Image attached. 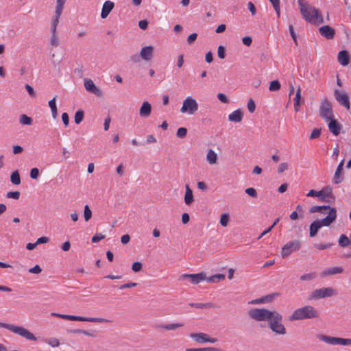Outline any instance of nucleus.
<instances>
[{
    "mask_svg": "<svg viewBox=\"0 0 351 351\" xmlns=\"http://www.w3.org/2000/svg\"><path fill=\"white\" fill-rule=\"evenodd\" d=\"M300 11L302 17L308 23H322L323 17L318 9L311 5L305 0H298Z\"/></svg>",
    "mask_w": 351,
    "mask_h": 351,
    "instance_id": "1",
    "label": "nucleus"
},
{
    "mask_svg": "<svg viewBox=\"0 0 351 351\" xmlns=\"http://www.w3.org/2000/svg\"><path fill=\"white\" fill-rule=\"evenodd\" d=\"M318 317V311L313 306L306 305L295 309L289 316V320L293 322L296 320L317 318Z\"/></svg>",
    "mask_w": 351,
    "mask_h": 351,
    "instance_id": "2",
    "label": "nucleus"
},
{
    "mask_svg": "<svg viewBox=\"0 0 351 351\" xmlns=\"http://www.w3.org/2000/svg\"><path fill=\"white\" fill-rule=\"evenodd\" d=\"M337 218V210L332 209L328 215L321 220H315L309 226L310 237H315L322 226H329Z\"/></svg>",
    "mask_w": 351,
    "mask_h": 351,
    "instance_id": "3",
    "label": "nucleus"
},
{
    "mask_svg": "<svg viewBox=\"0 0 351 351\" xmlns=\"http://www.w3.org/2000/svg\"><path fill=\"white\" fill-rule=\"evenodd\" d=\"M0 328H6V329L12 331V332L25 338L27 340H29V341H36L37 340L36 337L34 336V334H32L27 329H26L22 326H15L13 324L0 322Z\"/></svg>",
    "mask_w": 351,
    "mask_h": 351,
    "instance_id": "4",
    "label": "nucleus"
},
{
    "mask_svg": "<svg viewBox=\"0 0 351 351\" xmlns=\"http://www.w3.org/2000/svg\"><path fill=\"white\" fill-rule=\"evenodd\" d=\"M276 312V311H271L266 308H252L249 311L248 314L252 319L256 321H267L269 322Z\"/></svg>",
    "mask_w": 351,
    "mask_h": 351,
    "instance_id": "5",
    "label": "nucleus"
},
{
    "mask_svg": "<svg viewBox=\"0 0 351 351\" xmlns=\"http://www.w3.org/2000/svg\"><path fill=\"white\" fill-rule=\"evenodd\" d=\"M51 316L57 317L60 318H62L64 319H68L70 321H80V322H95V323H104V322H109L108 319L104 318H97V317H86L82 316H76V315H69L65 314H59L56 313H52Z\"/></svg>",
    "mask_w": 351,
    "mask_h": 351,
    "instance_id": "6",
    "label": "nucleus"
},
{
    "mask_svg": "<svg viewBox=\"0 0 351 351\" xmlns=\"http://www.w3.org/2000/svg\"><path fill=\"white\" fill-rule=\"evenodd\" d=\"M282 316L278 312L273 316L269 322V326L272 332L277 335H285L287 332L286 328L282 324Z\"/></svg>",
    "mask_w": 351,
    "mask_h": 351,
    "instance_id": "7",
    "label": "nucleus"
},
{
    "mask_svg": "<svg viewBox=\"0 0 351 351\" xmlns=\"http://www.w3.org/2000/svg\"><path fill=\"white\" fill-rule=\"evenodd\" d=\"M319 116L325 121H328V119L334 117L332 107L330 102L327 98H324L320 104L319 109Z\"/></svg>",
    "mask_w": 351,
    "mask_h": 351,
    "instance_id": "8",
    "label": "nucleus"
},
{
    "mask_svg": "<svg viewBox=\"0 0 351 351\" xmlns=\"http://www.w3.org/2000/svg\"><path fill=\"white\" fill-rule=\"evenodd\" d=\"M198 110L197 101L191 97H187L183 101L182 106L180 108L182 113H189L193 114Z\"/></svg>",
    "mask_w": 351,
    "mask_h": 351,
    "instance_id": "9",
    "label": "nucleus"
},
{
    "mask_svg": "<svg viewBox=\"0 0 351 351\" xmlns=\"http://www.w3.org/2000/svg\"><path fill=\"white\" fill-rule=\"evenodd\" d=\"M337 291L332 287H324L312 291L311 298L317 300L327 297H332L337 295Z\"/></svg>",
    "mask_w": 351,
    "mask_h": 351,
    "instance_id": "10",
    "label": "nucleus"
},
{
    "mask_svg": "<svg viewBox=\"0 0 351 351\" xmlns=\"http://www.w3.org/2000/svg\"><path fill=\"white\" fill-rule=\"evenodd\" d=\"M301 247V242L294 240L287 243L282 248L281 255L282 258L289 256L293 252L298 251Z\"/></svg>",
    "mask_w": 351,
    "mask_h": 351,
    "instance_id": "11",
    "label": "nucleus"
},
{
    "mask_svg": "<svg viewBox=\"0 0 351 351\" xmlns=\"http://www.w3.org/2000/svg\"><path fill=\"white\" fill-rule=\"evenodd\" d=\"M319 193L318 197H319L322 202L326 203H333L335 202V197L332 194V189L330 186H327L324 187L321 191H319Z\"/></svg>",
    "mask_w": 351,
    "mask_h": 351,
    "instance_id": "12",
    "label": "nucleus"
},
{
    "mask_svg": "<svg viewBox=\"0 0 351 351\" xmlns=\"http://www.w3.org/2000/svg\"><path fill=\"white\" fill-rule=\"evenodd\" d=\"M334 96L340 105L344 106L347 110L350 109V104L349 97L346 93L335 89L334 90Z\"/></svg>",
    "mask_w": 351,
    "mask_h": 351,
    "instance_id": "13",
    "label": "nucleus"
},
{
    "mask_svg": "<svg viewBox=\"0 0 351 351\" xmlns=\"http://www.w3.org/2000/svg\"><path fill=\"white\" fill-rule=\"evenodd\" d=\"M186 279H190L191 283L193 284H198L202 280L206 279V275L204 272H201L195 274H182L180 276V280H184Z\"/></svg>",
    "mask_w": 351,
    "mask_h": 351,
    "instance_id": "14",
    "label": "nucleus"
},
{
    "mask_svg": "<svg viewBox=\"0 0 351 351\" xmlns=\"http://www.w3.org/2000/svg\"><path fill=\"white\" fill-rule=\"evenodd\" d=\"M84 87L88 92L97 97H102L103 95L101 90L96 86L93 81L90 79L84 80Z\"/></svg>",
    "mask_w": 351,
    "mask_h": 351,
    "instance_id": "15",
    "label": "nucleus"
},
{
    "mask_svg": "<svg viewBox=\"0 0 351 351\" xmlns=\"http://www.w3.org/2000/svg\"><path fill=\"white\" fill-rule=\"evenodd\" d=\"M343 165L344 160H342L336 169L335 175L333 176V182L335 184H338L342 182L344 180Z\"/></svg>",
    "mask_w": 351,
    "mask_h": 351,
    "instance_id": "16",
    "label": "nucleus"
},
{
    "mask_svg": "<svg viewBox=\"0 0 351 351\" xmlns=\"http://www.w3.org/2000/svg\"><path fill=\"white\" fill-rule=\"evenodd\" d=\"M327 122H328V127L329 131L334 136H338L340 134L341 130L342 128L341 124L339 123L337 120L335 119L334 117L328 119Z\"/></svg>",
    "mask_w": 351,
    "mask_h": 351,
    "instance_id": "17",
    "label": "nucleus"
},
{
    "mask_svg": "<svg viewBox=\"0 0 351 351\" xmlns=\"http://www.w3.org/2000/svg\"><path fill=\"white\" fill-rule=\"evenodd\" d=\"M320 34L327 39H332L335 35V29L329 25H324L319 29Z\"/></svg>",
    "mask_w": 351,
    "mask_h": 351,
    "instance_id": "18",
    "label": "nucleus"
},
{
    "mask_svg": "<svg viewBox=\"0 0 351 351\" xmlns=\"http://www.w3.org/2000/svg\"><path fill=\"white\" fill-rule=\"evenodd\" d=\"M114 7V3L111 1H106L104 2L101 12V18L104 19H106L108 14L110 13V12L112 10V9Z\"/></svg>",
    "mask_w": 351,
    "mask_h": 351,
    "instance_id": "19",
    "label": "nucleus"
},
{
    "mask_svg": "<svg viewBox=\"0 0 351 351\" xmlns=\"http://www.w3.org/2000/svg\"><path fill=\"white\" fill-rule=\"evenodd\" d=\"M154 47L152 46H146L142 48L140 56L146 61L150 60L152 58Z\"/></svg>",
    "mask_w": 351,
    "mask_h": 351,
    "instance_id": "20",
    "label": "nucleus"
},
{
    "mask_svg": "<svg viewBox=\"0 0 351 351\" xmlns=\"http://www.w3.org/2000/svg\"><path fill=\"white\" fill-rule=\"evenodd\" d=\"M152 112V106L148 101H144L139 110V115L141 117L147 118Z\"/></svg>",
    "mask_w": 351,
    "mask_h": 351,
    "instance_id": "21",
    "label": "nucleus"
},
{
    "mask_svg": "<svg viewBox=\"0 0 351 351\" xmlns=\"http://www.w3.org/2000/svg\"><path fill=\"white\" fill-rule=\"evenodd\" d=\"M337 59L342 66H347L350 63V56L346 50L339 51Z\"/></svg>",
    "mask_w": 351,
    "mask_h": 351,
    "instance_id": "22",
    "label": "nucleus"
},
{
    "mask_svg": "<svg viewBox=\"0 0 351 351\" xmlns=\"http://www.w3.org/2000/svg\"><path fill=\"white\" fill-rule=\"evenodd\" d=\"M189 337L197 343H206L208 334L204 332L191 333Z\"/></svg>",
    "mask_w": 351,
    "mask_h": 351,
    "instance_id": "23",
    "label": "nucleus"
},
{
    "mask_svg": "<svg viewBox=\"0 0 351 351\" xmlns=\"http://www.w3.org/2000/svg\"><path fill=\"white\" fill-rule=\"evenodd\" d=\"M332 209L336 208L334 207H330L329 205L313 206L310 208L309 212L311 213H320L322 214H325L326 210L330 212Z\"/></svg>",
    "mask_w": 351,
    "mask_h": 351,
    "instance_id": "24",
    "label": "nucleus"
},
{
    "mask_svg": "<svg viewBox=\"0 0 351 351\" xmlns=\"http://www.w3.org/2000/svg\"><path fill=\"white\" fill-rule=\"evenodd\" d=\"M243 117V114L240 109H237L230 113L228 116V119L230 121L239 123L241 121Z\"/></svg>",
    "mask_w": 351,
    "mask_h": 351,
    "instance_id": "25",
    "label": "nucleus"
},
{
    "mask_svg": "<svg viewBox=\"0 0 351 351\" xmlns=\"http://www.w3.org/2000/svg\"><path fill=\"white\" fill-rule=\"evenodd\" d=\"M343 271V269L341 267H334L325 269L322 271V276H326L330 275H335L337 274H341Z\"/></svg>",
    "mask_w": 351,
    "mask_h": 351,
    "instance_id": "26",
    "label": "nucleus"
},
{
    "mask_svg": "<svg viewBox=\"0 0 351 351\" xmlns=\"http://www.w3.org/2000/svg\"><path fill=\"white\" fill-rule=\"evenodd\" d=\"M62 12V10H56L55 15L51 21V33H55V32H56V28H57L58 24L59 23V19H60Z\"/></svg>",
    "mask_w": 351,
    "mask_h": 351,
    "instance_id": "27",
    "label": "nucleus"
},
{
    "mask_svg": "<svg viewBox=\"0 0 351 351\" xmlns=\"http://www.w3.org/2000/svg\"><path fill=\"white\" fill-rule=\"evenodd\" d=\"M318 339L330 345H337V339L336 337H330L326 335H319Z\"/></svg>",
    "mask_w": 351,
    "mask_h": 351,
    "instance_id": "28",
    "label": "nucleus"
},
{
    "mask_svg": "<svg viewBox=\"0 0 351 351\" xmlns=\"http://www.w3.org/2000/svg\"><path fill=\"white\" fill-rule=\"evenodd\" d=\"M183 324H180V323H176V324H156L154 326V328H162V329H165V330H175L179 327H182L183 326Z\"/></svg>",
    "mask_w": 351,
    "mask_h": 351,
    "instance_id": "29",
    "label": "nucleus"
},
{
    "mask_svg": "<svg viewBox=\"0 0 351 351\" xmlns=\"http://www.w3.org/2000/svg\"><path fill=\"white\" fill-rule=\"evenodd\" d=\"M194 201L193 191L188 184L186 185V192L184 195V202L186 205H191Z\"/></svg>",
    "mask_w": 351,
    "mask_h": 351,
    "instance_id": "30",
    "label": "nucleus"
},
{
    "mask_svg": "<svg viewBox=\"0 0 351 351\" xmlns=\"http://www.w3.org/2000/svg\"><path fill=\"white\" fill-rule=\"evenodd\" d=\"M56 97H54L52 99L49 101V106L51 108L52 117L56 119L58 115V109L56 104Z\"/></svg>",
    "mask_w": 351,
    "mask_h": 351,
    "instance_id": "31",
    "label": "nucleus"
},
{
    "mask_svg": "<svg viewBox=\"0 0 351 351\" xmlns=\"http://www.w3.org/2000/svg\"><path fill=\"white\" fill-rule=\"evenodd\" d=\"M206 159L210 164H215L217 160V155L213 150L210 149L207 154Z\"/></svg>",
    "mask_w": 351,
    "mask_h": 351,
    "instance_id": "32",
    "label": "nucleus"
},
{
    "mask_svg": "<svg viewBox=\"0 0 351 351\" xmlns=\"http://www.w3.org/2000/svg\"><path fill=\"white\" fill-rule=\"evenodd\" d=\"M189 306L197 308H215L213 303H190Z\"/></svg>",
    "mask_w": 351,
    "mask_h": 351,
    "instance_id": "33",
    "label": "nucleus"
},
{
    "mask_svg": "<svg viewBox=\"0 0 351 351\" xmlns=\"http://www.w3.org/2000/svg\"><path fill=\"white\" fill-rule=\"evenodd\" d=\"M350 241L346 234H341L338 240L339 245L342 247H346L350 245Z\"/></svg>",
    "mask_w": 351,
    "mask_h": 351,
    "instance_id": "34",
    "label": "nucleus"
},
{
    "mask_svg": "<svg viewBox=\"0 0 351 351\" xmlns=\"http://www.w3.org/2000/svg\"><path fill=\"white\" fill-rule=\"evenodd\" d=\"M224 278H225L224 274H219L213 275V276L209 277L208 278H206V280L208 282L216 283V282H218L223 280Z\"/></svg>",
    "mask_w": 351,
    "mask_h": 351,
    "instance_id": "35",
    "label": "nucleus"
},
{
    "mask_svg": "<svg viewBox=\"0 0 351 351\" xmlns=\"http://www.w3.org/2000/svg\"><path fill=\"white\" fill-rule=\"evenodd\" d=\"M10 181L12 184L18 185L21 183V177L17 170L13 171L10 176Z\"/></svg>",
    "mask_w": 351,
    "mask_h": 351,
    "instance_id": "36",
    "label": "nucleus"
},
{
    "mask_svg": "<svg viewBox=\"0 0 351 351\" xmlns=\"http://www.w3.org/2000/svg\"><path fill=\"white\" fill-rule=\"evenodd\" d=\"M185 351H223V350L218 348L207 347L200 348H186Z\"/></svg>",
    "mask_w": 351,
    "mask_h": 351,
    "instance_id": "37",
    "label": "nucleus"
},
{
    "mask_svg": "<svg viewBox=\"0 0 351 351\" xmlns=\"http://www.w3.org/2000/svg\"><path fill=\"white\" fill-rule=\"evenodd\" d=\"M281 85L278 80L271 81L269 84V90L270 91H278L280 89Z\"/></svg>",
    "mask_w": 351,
    "mask_h": 351,
    "instance_id": "38",
    "label": "nucleus"
},
{
    "mask_svg": "<svg viewBox=\"0 0 351 351\" xmlns=\"http://www.w3.org/2000/svg\"><path fill=\"white\" fill-rule=\"evenodd\" d=\"M317 276V274L315 272H311V273H308V274H304V275H302L300 277V279L302 281H311L313 279H315Z\"/></svg>",
    "mask_w": 351,
    "mask_h": 351,
    "instance_id": "39",
    "label": "nucleus"
},
{
    "mask_svg": "<svg viewBox=\"0 0 351 351\" xmlns=\"http://www.w3.org/2000/svg\"><path fill=\"white\" fill-rule=\"evenodd\" d=\"M84 116V112L82 110H77L75 114V123L80 124L82 121Z\"/></svg>",
    "mask_w": 351,
    "mask_h": 351,
    "instance_id": "40",
    "label": "nucleus"
},
{
    "mask_svg": "<svg viewBox=\"0 0 351 351\" xmlns=\"http://www.w3.org/2000/svg\"><path fill=\"white\" fill-rule=\"evenodd\" d=\"M84 217L86 221H88L92 217V211L87 204L84 206Z\"/></svg>",
    "mask_w": 351,
    "mask_h": 351,
    "instance_id": "41",
    "label": "nucleus"
},
{
    "mask_svg": "<svg viewBox=\"0 0 351 351\" xmlns=\"http://www.w3.org/2000/svg\"><path fill=\"white\" fill-rule=\"evenodd\" d=\"M20 123L23 125H31L32 119L26 114H22L20 117Z\"/></svg>",
    "mask_w": 351,
    "mask_h": 351,
    "instance_id": "42",
    "label": "nucleus"
},
{
    "mask_svg": "<svg viewBox=\"0 0 351 351\" xmlns=\"http://www.w3.org/2000/svg\"><path fill=\"white\" fill-rule=\"evenodd\" d=\"M229 215L228 213H223L220 217V223L222 226L226 227L229 221Z\"/></svg>",
    "mask_w": 351,
    "mask_h": 351,
    "instance_id": "43",
    "label": "nucleus"
},
{
    "mask_svg": "<svg viewBox=\"0 0 351 351\" xmlns=\"http://www.w3.org/2000/svg\"><path fill=\"white\" fill-rule=\"evenodd\" d=\"M187 134V129L186 128L182 127L179 128L176 132V136L178 138H183L186 137Z\"/></svg>",
    "mask_w": 351,
    "mask_h": 351,
    "instance_id": "44",
    "label": "nucleus"
},
{
    "mask_svg": "<svg viewBox=\"0 0 351 351\" xmlns=\"http://www.w3.org/2000/svg\"><path fill=\"white\" fill-rule=\"evenodd\" d=\"M50 43L55 47L59 45V38L57 36L56 32H55V33H51Z\"/></svg>",
    "mask_w": 351,
    "mask_h": 351,
    "instance_id": "45",
    "label": "nucleus"
},
{
    "mask_svg": "<svg viewBox=\"0 0 351 351\" xmlns=\"http://www.w3.org/2000/svg\"><path fill=\"white\" fill-rule=\"evenodd\" d=\"M322 132V128H315L313 130L311 135H310V139H316L318 138L320 136Z\"/></svg>",
    "mask_w": 351,
    "mask_h": 351,
    "instance_id": "46",
    "label": "nucleus"
},
{
    "mask_svg": "<svg viewBox=\"0 0 351 351\" xmlns=\"http://www.w3.org/2000/svg\"><path fill=\"white\" fill-rule=\"evenodd\" d=\"M334 243H317L315 245V247L319 250H324L325 249H328L331 247Z\"/></svg>",
    "mask_w": 351,
    "mask_h": 351,
    "instance_id": "47",
    "label": "nucleus"
},
{
    "mask_svg": "<svg viewBox=\"0 0 351 351\" xmlns=\"http://www.w3.org/2000/svg\"><path fill=\"white\" fill-rule=\"evenodd\" d=\"M245 192L246 194H247L249 196L253 198H256L258 197V194L256 189L252 187L246 189Z\"/></svg>",
    "mask_w": 351,
    "mask_h": 351,
    "instance_id": "48",
    "label": "nucleus"
},
{
    "mask_svg": "<svg viewBox=\"0 0 351 351\" xmlns=\"http://www.w3.org/2000/svg\"><path fill=\"white\" fill-rule=\"evenodd\" d=\"M337 345L350 346L351 345V339H344L338 337Z\"/></svg>",
    "mask_w": 351,
    "mask_h": 351,
    "instance_id": "49",
    "label": "nucleus"
},
{
    "mask_svg": "<svg viewBox=\"0 0 351 351\" xmlns=\"http://www.w3.org/2000/svg\"><path fill=\"white\" fill-rule=\"evenodd\" d=\"M217 56L220 59H224L226 57V49L222 45H219L217 49Z\"/></svg>",
    "mask_w": 351,
    "mask_h": 351,
    "instance_id": "50",
    "label": "nucleus"
},
{
    "mask_svg": "<svg viewBox=\"0 0 351 351\" xmlns=\"http://www.w3.org/2000/svg\"><path fill=\"white\" fill-rule=\"evenodd\" d=\"M6 197L8 198H12L14 199H19L20 197V192L19 191H10L7 193Z\"/></svg>",
    "mask_w": 351,
    "mask_h": 351,
    "instance_id": "51",
    "label": "nucleus"
},
{
    "mask_svg": "<svg viewBox=\"0 0 351 351\" xmlns=\"http://www.w3.org/2000/svg\"><path fill=\"white\" fill-rule=\"evenodd\" d=\"M247 106V109L250 112L252 113L254 112L255 108H256V105H255L254 100L252 98H250L248 100Z\"/></svg>",
    "mask_w": 351,
    "mask_h": 351,
    "instance_id": "52",
    "label": "nucleus"
},
{
    "mask_svg": "<svg viewBox=\"0 0 351 351\" xmlns=\"http://www.w3.org/2000/svg\"><path fill=\"white\" fill-rule=\"evenodd\" d=\"M143 265L141 262H134L132 265V269L134 272H138L142 269Z\"/></svg>",
    "mask_w": 351,
    "mask_h": 351,
    "instance_id": "53",
    "label": "nucleus"
},
{
    "mask_svg": "<svg viewBox=\"0 0 351 351\" xmlns=\"http://www.w3.org/2000/svg\"><path fill=\"white\" fill-rule=\"evenodd\" d=\"M278 295V293H271V294H269L267 295L263 296L265 303L273 301L276 298V297H277Z\"/></svg>",
    "mask_w": 351,
    "mask_h": 351,
    "instance_id": "54",
    "label": "nucleus"
},
{
    "mask_svg": "<svg viewBox=\"0 0 351 351\" xmlns=\"http://www.w3.org/2000/svg\"><path fill=\"white\" fill-rule=\"evenodd\" d=\"M39 176V170L38 168H32L30 171V177L32 179L36 180Z\"/></svg>",
    "mask_w": 351,
    "mask_h": 351,
    "instance_id": "55",
    "label": "nucleus"
},
{
    "mask_svg": "<svg viewBox=\"0 0 351 351\" xmlns=\"http://www.w3.org/2000/svg\"><path fill=\"white\" fill-rule=\"evenodd\" d=\"M104 238L105 236L104 234H102L101 233H97L92 237L91 241L93 243H97L101 240L104 239Z\"/></svg>",
    "mask_w": 351,
    "mask_h": 351,
    "instance_id": "56",
    "label": "nucleus"
},
{
    "mask_svg": "<svg viewBox=\"0 0 351 351\" xmlns=\"http://www.w3.org/2000/svg\"><path fill=\"white\" fill-rule=\"evenodd\" d=\"M289 31L291 36L292 37L293 40H294V42L295 43V45H298L296 34L295 33L294 28L292 25H290L289 26Z\"/></svg>",
    "mask_w": 351,
    "mask_h": 351,
    "instance_id": "57",
    "label": "nucleus"
},
{
    "mask_svg": "<svg viewBox=\"0 0 351 351\" xmlns=\"http://www.w3.org/2000/svg\"><path fill=\"white\" fill-rule=\"evenodd\" d=\"M82 334L86 335L89 337H96L97 336V331H96L95 330H83Z\"/></svg>",
    "mask_w": 351,
    "mask_h": 351,
    "instance_id": "58",
    "label": "nucleus"
},
{
    "mask_svg": "<svg viewBox=\"0 0 351 351\" xmlns=\"http://www.w3.org/2000/svg\"><path fill=\"white\" fill-rule=\"evenodd\" d=\"M47 343L50 345L52 347H58L60 345V341L56 338H51L48 341Z\"/></svg>",
    "mask_w": 351,
    "mask_h": 351,
    "instance_id": "59",
    "label": "nucleus"
},
{
    "mask_svg": "<svg viewBox=\"0 0 351 351\" xmlns=\"http://www.w3.org/2000/svg\"><path fill=\"white\" fill-rule=\"evenodd\" d=\"M197 38V34L196 33H193V34H190L187 38L188 44H189V45L193 44Z\"/></svg>",
    "mask_w": 351,
    "mask_h": 351,
    "instance_id": "60",
    "label": "nucleus"
},
{
    "mask_svg": "<svg viewBox=\"0 0 351 351\" xmlns=\"http://www.w3.org/2000/svg\"><path fill=\"white\" fill-rule=\"evenodd\" d=\"M217 98L220 101L224 104H227L229 101V99H228L227 96L223 93H218Z\"/></svg>",
    "mask_w": 351,
    "mask_h": 351,
    "instance_id": "61",
    "label": "nucleus"
},
{
    "mask_svg": "<svg viewBox=\"0 0 351 351\" xmlns=\"http://www.w3.org/2000/svg\"><path fill=\"white\" fill-rule=\"evenodd\" d=\"M148 24H149V23H148L147 20H146V19L141 20L138 22V26H139L140 29H141L143 30L147 29Z\"/></svg>",
    "mask_w": 351,
    "mask_h": 351,
    "instance_id": "62",
    "label": "nucleus"
},
{
    "mask_svg": "<svg viewBox=\"0 0 351 351\" xmlns=\"http://www.w3.org/2000/svg\"><path fill=\"white\" fill-rule=\"evenodd\" d=\"M288 167H289V165H288V163H287V162H282V163L280 164L278 169V173H281L284 172L285 171H286L288 169Z\"/></svg>",
    "mask_w": 351,
    "mask_h": 351,
    "instance_id": "63",
    "label": "nucleus"
},
{
    "mask_svg": "<svg viewBox=\"0 0 351 351\" xmlns=\"http://www.w3.org/2000/svg\"><path fill=\"white\" fill-rule=\"evenodd\" d=\"M42 271L40 267L38 265H35L34 267L30 268L29 269V272L32 274H40Z\"/></svg>",
    "mask_w": 351,
    "mask_h": 351,
    "instance_id": "64",
    "label": "nucleus"
}]
</instances>
